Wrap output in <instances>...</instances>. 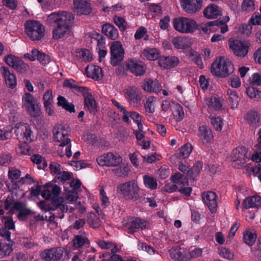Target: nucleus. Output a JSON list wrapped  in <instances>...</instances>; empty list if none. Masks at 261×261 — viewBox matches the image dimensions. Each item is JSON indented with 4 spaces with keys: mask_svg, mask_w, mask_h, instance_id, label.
<instances>
[{
    "mask_svg": "<svg viewBox=\"0 0 261 261\" xmlns=\"http://www.w3.org/2000/svg\"><path fill=\"white\" fill-rule=\"evenodd\" d=\"M202 198L211 213H215L218 206L216 193L212 191L204 192L202 194Z\"/></svg>",
    "mask_w": 261,
    "mask_h": 261,
    "instance_id": "nucleus-11",
    "label": "nucleus"
},
{
    "mask_svg": "<svg viewBox=\"0 0 261 261\" xmlns=\"http://www.w3.org/2000/svg\"><path fill=\"white\" fill-rule=\"evenodd\" d=\"M79 56L84 61L90 62L92 60V56L90 55V51L87 49H82L79 52Z\"/></svg>",
    "mask_w": 261,
    "mask_h": 261,
    "instance_id": "nucleus-51",
    "label": "nucleus"
},
{
    "mask_svg": "<svg viewBox=\"0 0 261 261\" xmlns=\"http://www.w3.org/2000/svg\"><path fill=\"white\" fill-rule=\"evenodd\" d=\"M19 58L14 55H9L5 57V61L7 65L14 68Z\"/></svg>",
    "mask_w": 261,
    "mask_h": 261,
    "instance_id": "nucleus-48",
    "label": "nucleus"
},
{
    "mask_svg": "<svg viewBox=\"0 0 261 261\" xmlns=\"http://www.w3.org/2000/svg\"><path fill=\"white\" fill-rule=\"evenodd\" d=\"M57 23V26L69 28L70 24L73 21L74 16L70 13L67 12H62L59 18Z\"/></svg>",
    "mask_w": 261,
    "mask_h": 261,
    "instance_id": "nucleus-18",
    "label": "nucleus"
},
{
    "mask_svg": "<svg viewBox=\"0 0 261 261\" xmlns=\"http://www.w3.org/2000/svg\"><path fill=\"white\" fill-rule=\"evenodd\" d=\"M22 102L26 109L27 106H30L36 103V100L32 94L30 93H25L22 96Z\"/></svg>",
    "mask_w": 261,
    "mask_h": 261,
    "instance_id": "nucleus-42",
    "label": "nucleus"
},
{
    "mask_svg": "<svg viewBox=\"0 0 261 261\" xmlns=\"http://www.w3.org/2000/svg\"><path fill=\"white\" fill-rule=\"evenodd\" d=\"M13 246H2L0 247V255L6 256L9 255L13 250Z\"/></svg>",
    "mask_w": 261,
    "mask_h": 261,
    "instance_id": "nucleus-56",
    "label": "nucleus"
},
{
    "mask_svg": "<svg viewBox=\"0 0 261 261\" xmlns=\"http://www.w3.org/2000/svg\"><path fill=\"white\" fill-rule=\"evenodd\" d=\"M199 137L203 144L211 142L213 139V135L211 129L206 126L203 125L199 127Z\"/></svg>",
    "mask_w": 261,
    "mask_h": 261,
    "instance_id": "nucleus-21",
    "label": "nucleus"
},
{
    "mask_svg": "<svg viewBox=\"0 0 261 261\" xmlns=\"http://www.w3.org/2000/svg\"><path fill=\"white\" fill-rule=\"evenodd\" d=\"M113 19L114 23L118 27L121 31L123 32L126 30V27L124 25L126 22L123 18L115 16L114 17Z\"/></svg>",
    "mask_w": 261,
    "mask_h": 261,
    "instance_id": "nucleus-49",
    "label": "nucleus"
},
{
    "mask_svg": "<svg viewBox=\"0 0 261 261\" xmlns=\"http://www.w3.org/2000/svg\"><path fill=\"white\" fill-rule=\"evenodd\" d=\"M143 181L145 186L150 190H154L157 187L156 180L152 176L145 175L143 176Z\"/></svg>",
    "mask_w": 261,
    "mask_h": 261,
    "instance_id": "nucleus-36",
    "label": "nucleus"
},
{
    "mask_svg": "<svg viewBox=\"0 0 261 261\" xmlns=\"http://www.w3.org/2000/svg\"><path fill=\"white\" fill-rule=\"evenodd\" d=\"M140 188L135 180H132L119 184L117 187V192L123 198L132 200L138 203L139 201H144V199L140 196Z\"/></svg>",
    "mask_w": 261,
    "mask_h": 261,
    "instance_id": "nucleus-1",
    "label": "nucleus"
},
{
    "mask_svg": "<svg viewBox=\"0 0 261 261\" xmlns=\"http://www.w3.org/2000/svg\"><path fill=\"white\" fill-rule=\"evenodd\" d=\"M25 132L23 133V135L27 141L30 142L33 140L34 136L33 135V132L31 130L30 125L25 124Z\"/></svg>",
    "mask_w": 261,
    "mask_h": 261,
    "instance_id": "nucleus-53",
    "label": "nucleus"
},
{
    "mask_svg": "<svg viewBox=\"0 0 261 261\" xmlns=\"http://www.w3.org/2000/svg\"><path fill=\"white\" fill-rule=\"evenodd\" d=\"M69 28L57 26L53 30V37L54 39L58 40L64 37L66 34H69Z\"/></svg>",
    "mask_w": 261,
    "mask_h": 261,
    "instance_id": "nucleus-31",
    "label": "nucleus"
},
{
    "mask_svg": "<svg viewBox=\"0 0 261 261\" xmlns=\"http://www.w3.org/2000/svg\"><path fill=\"white\" fill-rule=\"evenodd\" d=\"M142 89L149 93H157L160 91L161 85L156 80L153 81L151 79H145L142 83Z\"/></svg>",
    "mask_w": 261,
    "mask_h": 261,
    "instance_id": "nucleus-15",
    "label": "nucleus"
},
{
    "mask_svg": "<svg viewBox=\"0 0 261 261\" xmlns=\"http://www.w3.org/2000/svg\"><path fill=\"white\" fill-rule=\"evenodd\" d=\"M73 10L77 15H88L91 11L90 4L85 0H73Z\"/></svg>",
    "mask_w": 261,
    "mask_h": 261,
    "instance_id": "nucleus-12",
    "label": "nucleus"
},
{
    "mask_svg": "<svg viewBox=\"0 0 261 261\" xmlns=\"http://www.w3.org/2000/svg\"><path fill=\"white\" fill-rule=\"evenodd\" d=\"M126 67L136 76H141L145 73L143 65L132 60L126 63Z\"/></svg>",
    "mask_w": 261,
    "mask_h": 261,
    "instance_id": "nucleus-19",
    "label": "nucleus"
},
{
    "mask_svg": "<svg viewBox=\"0 0 261 261\" xmlns=\"http://www.w3.org/2000/svg\"><path fill=\"white\" fill-rule=\"evenodd\" d=\"M96 161L100 166H117L122 162V159L119 155L109 152L98 157Z\"/></svg>",
    "mask_w": 261,
    "mask_h": 261,
    "instance_id": "nucleus-8",
    "label": "nucleus"
},
{
    "mask_svg": "<svg viewBox=\"0 0 261 261\" xmlns=\"http://www.w3.org/2000/svg\"><path fill=\"white\" fill-rule=\"evenodd\" d=\"M170 21V17L169 16H166L163 18L161 19L160 21V27L162 30H166L169 26Z\"/></svg>",
    "mask_w": 261,
    "mask_h": 261,
    "instance_id": "nucleus-64",
    "label": "nucleus"
},
{
    "mask_svg": "<svg viewBox=\"0 0 261 261\" xmlns=\"http://www.w3.org/2000/svg\"><path fill=\"white\" fill-rule=\"evenodd\" d=\"M239 227L237 223L234 224L232 227L230 228L229 234L227 237L226 243L231 244L232 243V239L234 236L236 232L238 229Z\"/></svg>",
    "mask_w": 261,
    "mask_h": 261,
    "instance_id": "nucleus-52",
    "label": "nucleus"
},
{
    "mask_svg": "<svg viewBox=\"0 0 261 261\" xmlns=\"http://www.w3.org/2000/svg\"><path fill=\"white\" fill-rule=\"evenodd\" d=\"M173 25L176 31L182 33H191L198 29V24L195 20L184 17L175 18Z\"/></svg>",
    "mask_w": 261,
    "mask_h": 261,
    "instance_id": "nucleus-4",
    "label": "nucleus"
},
{
    "mask_svg": "<svg viewBox=\"0 0 261 261\" xmlns=\"http://www.w3.org/2000/svg\"><path fill=\"white\" fill-rule=\"evenodd\" d=\"M233 71L234 67L231 61L222 57L216 60L211 66V73L221 78L228 76Z\"/></svg>",
    "mask_w": 261,
    "mask_h": 261,
    "instance_id": "nucleus-2",
    "label": "nucleus"
},
{
    "mask_svg": "<svg viewBox=\"0 0 261 261\" xmlns=\"http://www.w3.org/2000/svg\"><path fill=\"white\" fill-rule=\"evenodd\" d=\"M1 71L5 77L6 85L10 88L14 89L16 85V79L14 74L11 73L8 67L2 66Z\"/></svg>",
    "mask_w": 261,
    "mask_h": 261,
    "instance_id": "nucleus-14",
    "label": "nucleus"
},
{
    "mask_svg": "<svg viewBox=\"0 0 261 261\" xmlns=\"http://www.w3.org/2000/svg\"><path fill=\"white\" fill-rule=\"evenodd\" d=\"M57 99L58 106L61 107L66 111L70 113L75 112L74 105L72 103H69L64 97L59 95Z\"/></svg>",
    "mask_w": 261,
    "mask_h": 261,
    "instance_id": "nucleus-28",
    "label": "nucleus"
},
{
    "mask_svg": "<svg viewBox=\"0 0 261 261\" xmlns=\"http://www.w3.org/2000/svg\"><path fill=\"white\" fill-rule=\"evenodd\" d=\"M14 69L18 72L23 73L26 72L28 70L29 66L25 64L23 60L19 58Z\"/></svg>",
    "mask_w": 261,
    "mask_h": 261,
    "instance_id": "nucleus-43",
    "label": "nucleus"
},
{
    "mask_svg": "<svg viewBox=\"0 0 261 261\" xmlns=\"http://www.w3.org/2000/svg\"><path fill=\"white\" fill-rule=\"evenodd\" d=\"M257 238L256 233H253L249 231H245L243 233L244 242L247 245H253Z\"/></svg>",
    "mask_w": 261,
    "mask_h": 261,
    "instance_id": "nucleus-35",
    "label": "nucleus"
},
{
    "mask_svg": "<svg viewBox=\"0 0 261 261\" xmlns=\"http://www.w3.org/2000/svg\"><path fill=\"white\" fill-rule=\"evenodd\" d=\"M147 33V30L143 27H140L136 31L135 34V38L136 40L141 39Z\"/></svg>",
    "mask_w": 261,
    "mask_h": 261,
    "instance_id": "nucleus-60",
    "label": "nucleus"
},
{
    "mask_svg": "<svg viewBox=\"0 0 261 261\" xmlns=\"http://www.w3.org/2000/svg\"><path fill=\"white\" fill-rule=\"evenodd\" d=\"M188 253H190L191 257L196 258L201 255L202 253V249L198 247H195L193 249H192V246H191L188 251Z\"/></svg>",
    "mask_w": 261,
    "mask_h": 261,
    "instance_id": "nucleus-54",
    "label": "nucleus"
},
{
    "mask_svg": "<svg viewBox=\"0 0 261 261\" xmlns=\"http://www.w3.org/2000/svg\"><path fill=\"white\" fill-rule=\"evenodd\" d=\"M31 53L36 56V59L42 64H47L50 61V58L48 55L40 52L37 49H32Z\"/></svg>",
    "mask_w": 261,
    "mask_h": 261,
    "instance_id": "nucleus-30",
    "label": "nucleus"
},
{
    "mask_svg": "<svg viewBox=\"0 0 261 261\" xmlns=\"http://www.w3.org/2000/svg\"><path fill=\"white\" fill-rule=\"evenodd\" d=\"M247 151L244 147H239L232 150L231 154L232 161L235 163L233 166L240 168L246 162Z\"/></svg>",
    "mask_w": 261,
    "mask_h": 261,
    "instance_id": "nucleus-9",
    "label": "nucleus"
},
{
    "mask_svg": "<svg viewBox=\"0 0 261 261\" xmlns=\"http://www.w3.org/2000/svg\"><path fill=\"white\" fill-rule=\"evenodd\" d=\"M169 254L172 259L181 261L187 258L188 251L180 246H173L169 250Z\"/></svg>",
    "mask_w": 261,
    "mask_h": 261,
    "instance_id": "nucleus-13",
    "label": "nucleus"
},
{
    "mask_svg": "<svg viewBox=\"0 0 261 261\" xmlns=\"http://www.w3.org/2000/svg\"><path fill=\"white\" fill-rule=\"evenodd\" d=\"M252 28L251 24L248 22L247 24H242L239 27V31L241 34L248 36L251 33Z\"/></svg>",
    "mask_w": 261,
    "mask_h": 261,
    "instance_id": "nucleus-45",
    "label": "nucleus"
},
{
    "mask_svg": "<svg viewBox=\"0 0 261 261\" xmlns=\"http://www.w3.org/2000/svg\"><path fill=\"white\" fill-rule=\"evenodd\" d=\"M249 22L252 25H261V15L259 13H254L250 19Z\"/></svg>",
    "mask_w": 261,
    "mask_h": 261,
    "instance_id": "nucleus-55",
    "label": "nucleus"
},
{
    "mask_svg": "<svg viewBox=\"0 0 261 261\" xmlns=\"http://www.w3.org/2000/svg\"><path fill=\"white\" fill-rule=\"evenodd\" d=\"M85 71L88 77L95 80H99L103 76L101 68L97 66H87Z\"/></svg>",
    "mask_w": 261,
    "mask_h": 261,
    "instance_id": "nucleus-22",
    "label": "nucleus"
},
{
    "mask_svg": "<svg viewBox=\"0 0 261 261\" xmlns=\"http://www.w3.org/2000/svg\"><path fill=\"white\" fill-rule=\"evenodd\" d=\"M171 180L175 184L179 185H182L185 186V185H188V179L183 174L180 172L175 173L170 178Z\"/></svg>",
    "mask_w": 261,
    "mask_h": 261,
    "instance_id": "nucleus-32",
    "label": "nucleus"
},
{
    "mask_svg": "<svg viewBox=\"0 0 261 261\" xmlns=\"http://www.w3.org/2000/svg\"><path fill=\"white\" fill-rule=\"evenodd\" d=\"M123 227L128 233L133 234L137 229H144L146 227L147 222L138 217H129L123 221Z\"/></svg>",
    "mask_w": 261,
    "mask_h": 261,
    "instance_id": "nucleus-6",
    "label": "nucleus"
},
{
    "mask_svg": "<svg viewBox=\"0 0 261 261\" xmlns=\"http://www.w3.org/2000/svg\"><path fill=\"white\" fill-rule=\"evenodd\" d=\"M230 85L233 88H238L241 85L240 78L237 75H233L230 78Z\"/></svg>",
    "mask_w": 261,
    "mask_h": 261,
    "instance_id": "nucleus-62",
    "label": "nucleus"
},
{
    "mask_svg": "<svg viewBox=\"0 0 261 261\" xmlns=\"http://www.w3.org/2000/svg\"><path fill=\"white\" fill-rule=\"evenodd\" d=\"M43 104L53 103V96L51 90H48L45 92L43 96Z\"/></svg>",
    "mask_w": 261,
    "mask_h": 261,
    "instance_id": "nucleus-57",
    "label": "nucleus"
},
{
    "mask_svg": "<svg viewBox=\"0 0 261 261\" xmlns=\"http://www.w3.org/2000/svg\"><path fill=\"white\" fill-rule=\"evenodd\" d=\"M211 123L217 131H221L222 128V119L218 117H213L211 118Z\"/></svg>",
    "mask_w": 261,
    "mask_h": 261,
    "instance_id": "nucleus-47",
    "label": "nucleus"
},
{
    "mask_svg": "<svg viewBox=\"0 0 261 261\" xmlns=\"http://www.w3.org/2000/svg\"><path fill=\"white\" fill-rule=\"evenodd\" d=\"M26 110L32 117H38L41 114L40 106L36 103L30 106H27Z\"/></svg>",
    "mask_w": 261,
    "mask_h": 261,
    "instance_id": "nucleus-34",
    "label": "nucleus"
},
{
    "mask_svg": "<svg viewBox=\"0 0 261 261\" xmlns=\"http://www.w3.org/2000/svg\"><path fill=\"white\" fill-rule=\"evenodd\" d=\"M181 6L186 12L193 14L202 8V0H181Z\"/></svg>",
    "mask_w": 261,
    "mask_h": 261,
    "instance_id": "nucleus-10",
    "label": "nucleus"
},
{
    "mask_svg": "<svg viewBox=\"0 0 261 261\" xmlns=\"http://www.w3.org/2000/svg\"><path fill=\"white\" fill-rule=\"evenodd\" d=\"M126 94L128 99L134 103L138 102L142 98V94L135 86L128 87L126 89Z\"/></svg>",
    "mask_w": 261,
    "mask_h": 261,
    "instance_id": "nucleus-25",
    "label": "nucleus"
},
{
    "mask_svg": "<svg viewBox=\"0 0 261 261\" xmlns=\"http://www.w3.org/2000/svg\"><path fill=\"white\" fill-rule=\"evenodd\" d=\"M246 93L251 98L258 99L261 98V91L253 87L247 88Z\"/></svg>",
    "mask_w": 261,
    "mask_h": 261,
    "instance_id": "nucleus-41",
    "label": "nucleus"
},
{
    "mask_svg": "<svg viewBox=\"0 0 261 261\" xmlns=\"http://www.w3.org/2000/svg\"><path fill=\"white\" fill-rule=\"evenodd\" d=\"M64 202V198L59 196H52L51 198V203L53 206L57 207Z\"/></svg>",
    "mask_w": 261,
    "mask_h": 261,
    "instance_id": "nucleus-61",
    "label": "nucleus"
},
{
    "mask_svg": "<svg viewBox=\"0 0 261 261\" xmlns=\"http://www.w3.org/2000/svg\"><path fill=\"white\" fill-rule=\"evenodd\" d=\"M54 255H55L54 249L45 250L41 254V258L47 261L54 260Z\"/></svg>",
    "mask_w": 261,
    "mask_h": 261,
    "instance_id": "nucleus-46",
    "label": "nucleus"
},
{
    "mask_svg": "<svg viewBox=\"0 0 261 261\" xmlns=\"http://www.w3.org/2000/svg\"><path fill=\"white\" fill-rule=\"evenodd\" d=\"M245 119L250 127L256 128L260 122V117L256 111H250L246 115Z\"/></svg>",
    "mask_w": 261,
    "mask_h": 261,
    "instance_id": "nucleus-23",
    "label": "nucleus"
},
{
    "mask_svg": "<svg viewBox=\"0 0 261 261\" xmlns=\"http://www.w3.org/2000/svg\"><path fill=\"white\" fill-rule=\"evenodd\" d=\"M208 107L215 110H220L222 107V104L218 97H212L207 102Z\"/></svg>",
    "mask_w": 261,
    "mask_h": 261,
    "instance_id": "nucleus-39",
    "label": "nucleus"
},
{
    "mask_svg": "<svg viewBox=\"0 0 261 261\" xmlns=\"http://www.w3.org/2000/svg\"><path fill=\"white\" fill-rule=\"evenodd\" d=\"M193 147L190 143H187L179 149L177 156L179 158L185 159L187 158L192 150Z\"/></svg>",
    "mask_w": 261,
    "mask_h": 261,
    "instance_id": "nucleus-33",
    "label": "nucleus"
},
{
    "mask_svg": "<svg viewBox=\"0 0 261 261\" xmlns=\"http://www.w3.org/2000/svg\"><path fill=\"white\" fill-rule=\"evenodd\" d=\"M229 42V47L233 54L241 58L245 57L248 54L250 44L247 42H242L239 40H234Z\"/></svg>",
    "mask_w": 261,
    "mask_h": 261,
    "instance_id": "nucleus-7",
    "label": "nucleus"
},
{
    "mask_svg": "<svg viewBox=\"0 0 261 261\" xmlns=\"http://www.w3.org/2000/svg\"><path fill=\"white\" fill-rule=\"evenodd\" d=\"M87 222L90 226L94 228H98L101 225L100 219L93 213L89 214Z\"/></svg>",
    "mask_w": 261,
    "mask_h": 261,
    "instance_id": "nucleus-37",
    "label": "nucleus"
},
{
    "mask_svg": "<svg viewBox=\"0 0 261 261\" xmlns=\"http://www.w3.org/2000/svg\"><path fill=\"white\" fill-rule=\"evenodd\" d=\"M242 9L246 12L254 11L255 9L254 2L253 0H244L242 4Z\"/></svg>",
    "mask_w": 261,
    "mask_h": 261,
    "instance_id": "nucleus-44",
    "label": "nucleus"
},
{
    "mask_svg": "<svg viewBox=\"0 0 261 261\" xmlns=\"http://www.w3.org/2000/svg\"><path fill=\"white\" fill-rule=\"evenodd\" d=\"M227 94L231 104V108L232 109L237 108L240 100V97L239 96L237 91L229 89L227 90Z\"/></svg>",
    "mask_w": 261,
    "mask_h": 261,
    "instance_id": "nucleus-27",
    "label": "nucleus"
},
{
    "mask_svg": "<svg viewBox=\"0 0 261 261\" xmlns=\"http://www.w3.org/2000/svg\"><path fill=\"white\" fill-rule=\"evenodd\" d=\"M178 58L174 56L162 57L158 60L159 65L166 69L175 67L178 65Z\"/></svg>",
    "mask_w": 261,
    "mask_h": 261,
    "instance_id": "nucleus-16",
    "label": "nucleus"
},
{
    "mask_svg": "<svg viewBox=\"0 0 261 261\" xmlns=\"http://www.w3.org/2000/svg\"><path fill=\"white\" fill-rule=\"evenodd\" d=\"M73 245H85L89 244L90 241L87 238H84L81 236L77 235L75 236L73 240Z\"/></svg>",
    "mask_w": 261,
    "mask_h": 261,
    "instance_id": "nucleus-50",
    "label": "nucleus"
},
{
    "mask_svg": "<svg viewBox=\"0 0 261 261\" xmlns=\"http://www.w3.org/2000/svg\"><path fill=\"white\" fill-rule=\"evenodd\" d=\"M101 32L112 40H116L119 36L117 28L109 23H106L102 25Z\"/></svg>",
    "mask_w": 261,
    "mask_h": 261,
    "instance_id": "nucleus-17",
    "label": "nucleus"
},
{
    "mask_svg": "<svg viewBox=\"0 0 261 261\" xmlns=\"http://www.w3.org/2000/svg\"><path fill=\"white\" fill-rule=\"evenodd\" d=\"M143 55L149 60H155L160 57L159 53L156 49L152 48L149 50H144Z\"/></svg>",
    "mask_w": 261,
    "mask_h": 261,
    "instance_id": "nucleus-40",
    "label": "nucleus"
},
{
    "mask_svg": "<svg viewBox=\"0 0 261 261\" xmlns=\"http://www.w3.org/2000/svg\"><path fill=\"white\" fill-rule=\"evenodd\" d=\"M8 176L12 180L18 179L20 177V171L18 170H9Z\"/></svg>",
    "mask_w": 261,
    "mask_h": 261,
    "instance_id": "nucleus-63",
    "label": "nucleus"
},
{
    "mask_svg": "<svg viewBox=\"0 0 261 261\" xmlns=\"http://www.w3.org/2000/svg\"><path fill=\"white\" fill-rule=\"evenodd\" d=\"M218 252L220 256L226 259H231L233 257V253L225 247H219Z\"/></svg>",
    "mask_w": 261,
    "mask_h": 261,
    "instance_id": "nucleus-38",
    "label": "nucleus"
},
{
    "mask_svg": "<svg viewBox=\"0 0 261 261\" xmlns=\"http://www.w3.org/2000/svg\"><path fill=\"white\" fill-rule=\"evenodd\" d=\"M220 8L215 4H211L203 11V14L205 17L208 19L217 18L221 15Z\"/></svg>",
    "mask_w": 261,
    "mask_h": 261,
    "instance_id": "nucleus-24",
    "label": "nucleus"
},
{
    "mask_svg": "<svg viewBox=\"0 0 261 261\" xmlns=\"http://www.w3.org/2000/svg\"><path fill=\"white\" fill-rule=\"evenodd\" d=\"M243 206L248 209L252 207H259L261 206V197L252 196L246 197L243 202Z\"/></svg>",
    "mask_w": 261,
    "mask_h": 261,
    "instance_id": "nucleus-20",
    "label": "nucleus"
},
{
    "mask_svg": "<svg viewBox=\"0 0 261 261\" xmlns=\"http://www.w3.org/2000/svg\"><path fill=\"white\" fill-rule=\"evenodd\" d=\"M61 165L55 162H51L49 164V169L51 171V173L53 174H57L59 175V173L61 172Z\"/></svg>",
    "mask_w": 261,
    "mask_h": 261,
    "instance_id": "nucleus-58",
    "label": "nucleus"
},
{
    "mask_svg": "<svg viewBox=\"0 0 261 261\" xmlns=\"http://www.w3.org/2000/svg\"><path fill=\"white\" fill-rule=\"evenodd\" d=\"M111 64L116 66L123 60L124 50L121 42L118 41H113L111 45Z\"/></svg>",
    "mask_w": 261,
    "mask_h": 261,
    "instance_id": "nucleus-5",
    "label": "nucleus"
},
{
    "mask_svg": "<svg viewBox=\"0 0 261 261\" xmlns=\"http://www.w3.org/2000/svg\"><path fill=\"white\" fill-rule=\"evenodd\" d=\"M24 27L27 35L32 40H40L44 36V28L39 21L28 20Z\"/></svg>",
    "mask_w": 261,
    "mask_h": 261,
    "instance_id": "nucleus-3",
    "label": "nucleus"
},
{
    "mask_svg": "<svg viewBox=\"0 0 261 261\" xmlns=\"http://www.w3.org/2000/svg\"><path fill=\"white\" fill-rule=\"evenodd\" d=\"M54 137L55 140L59 142H61L60 144V146H64L68 145L70 142V139L69 138H66L65 135L59 130H55V129H54Z\"/></svg>",
    "mask_w": 261,
    "mask_h": 261,
    "instance_id": "nucleus-29",
    "label": "nucleus"
},
{
    "mask_svg": "<svg viewBox=\"0 0 261 261\" xmlns=\"http://www.w3.org/2000/svg\"><path fill=\"white\" fill-rule=\"evenodd\" d=\"M84 106L87 108L90 114H95L97 111V106L94 97L92 94L87 96L84 99Z\"/></svg>",
    "mask_w": 261,
    "mask_h": 261,
    "instance_id": "nucleus-26",
    "label": "nucleus"
},
{
    "mask_svg": "<svg viewBox=\"0 0 261 261\" xmlns=\"http://www.w3.org/2000/svg\"><path fill=\"white\" fill-rule=\"evenodd\" d=\"M33 214H34V213H33L30 209L25 207L19 212L17 217L19 220H23L24 218Z\"/></svg>",
    "mask_w": 261,
    "mask_h": 261,
    "instance_id": "nucleus-59",
    "label": "nucleus"
}]
</instances>
